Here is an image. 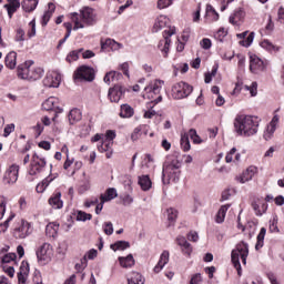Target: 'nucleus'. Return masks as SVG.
Instances as JSON below:
<instances>
[{
  "instance_id": "obj_13",
  "label": "nucleus",
  "mask_w": 284,
  "mask_h": 284,
  "mask_svg": "<svg viewBox=\"0 0 284 284\" xmlns=\"http://www.w3.org/2000/svg\"><path fill=\"white\" fill-rule=\"evenodd\" d=\"M173 34H176V29L172 28L169 30H164V40L160 41L159 43V49L161 50V52H164V54H168V52H170V43H172L170 37H172Z\"/></svg>"
},
{
  "instance_id": "obj_4",
  "label": "nucleus",
  "mask_w": 284,
  "mask_h": 284,
  "mask_svg": "<svg viewBox=\"0 0 284 284\" xmlns=\"http://www.w3.org/2000/svg\"><path fill=\"white\" fill-rule=\"evenodd\" d=\"M34 61L29 60L18 67L19 79H24L27 81H39L43 77V69L39 67H33Z\"/></svg>"
},
{
  "instance_id": "obj_41",
  "label": "nucleus",
  "mask_w": 284,
  "mask_h": 284,
  "mask_svg": "<svg viewBox=\"0 0 284 284\" xmlns=\"http://www.w3.org/2000/svg\"><path fill=\"white\" fill-rule=\"evenodd\" d=\"M260 45L267 52H278V47L274 45L270 40H263Z\"/></svg>"
},
{
  "instance_id": "obj_19",
  "label": "nucleus",
  "mask_w": 284,
  "mask_h": 284,
  "mask_svg": "<svg viewBox=\"0 0 284 284\" xmlns=\"http://www.w3.org/2000/svg\"><path fill=\"white\" fill-rule=\"evenodd\" d=\"M121 48H123V44H121L112 39H106L104 42L101 41L102 52H109L110 50H112V51L121 50Z\"/></svg>"
},
{
  "instance_id": "obj_12",
  "label": "nucleus",
  "mask_w": 284,
  "mask_h": 284,
  "mask_svg": "<svg viewBox=\"0 0 284 284\" xmlns=\"http://www.w3.org/2000/svg\"><path fill=\"white\" fill-rule=\"evenodd\" d=\"M42 83L44 88H59L61 85V74L57 71L49 72Z\"/></svg>"
},
{
  "instance_id": "obj_63",
  "label": "nucleus",
  "mask_w": 284,
  "mask_h": 284,
  "mask_svg": "<svg viewBox=\"0 0 284 284\" xmlns=\"http://www.w3.org/2000/svg\"><path fill=\"white\" fill-rule=\"evenodd\" d=\"M169 6H172V0H159L158 1V8L160 10H163L165 8H169Z\"/></svg>"
},
{
  "instance_id": "obj_62",
  "label": "nucleus",
  "mask_w": 284,
  "mask_h": 284,
  "mask_svg": "<svg viewBox=\"0 0 284 284\" xmlns=\"http://www.w3.org/2000/svg\"><path fill=\"white\" fill-rule=\"evenodd\" d=\"M234 154H236V148H232L230 152L225 156V162L226 163H232L234 161Z\"/></svg>"
},
{
  "instance_id": "obj_15",
  "label": "nucleus",
  "mask_w": 284,
  "mask_h": 284,
  "mask_svg": "<svg viewBox=\"0 0 284 284\" xmlns=\"http://www.w3.org/2000/svg\"><path fill=\"white\" fill-rule=\"evenodd\" d=\"M278 114H275L264 131L263 138L265 139V141H270L272 136H274V133L276 132V125H278Z\"/></svg>"
},
{
  "instance_id": "obj_38",
  "label": "nucleus",
  "mask_w": 284,
  "mask_h": 284,
  "mask_svg": "<svg viewBox=\"0 0 284 284\" xmlns=\"http://www.w3.org/2000/svg\"><path fill=\"white\" fill-rule=\"evenodd\" d=\"M121 77H123V75L120 72L110 71L104 75V83L110 85V83H112V81H119V79H121Z\"/></svg>"
},
{
  "instance_id": "obj_36",
  "label": "nucleus",
  "mask_w": 284,
  "mask_h": 284,
  "mask_svg": "<svg viewBox=\"0 0 284 284\" xmlns=\"http://www.w3.org/2000/svg\"><path fill=\"white\" fill-rule=\"evenodd\" d=\"M48 11H45L42 17V26H48V22L52 18V14H54V10H57V7L52 2L48 4Z\"/></svg>"
},
{
  "instance_id": "obj_58",
  "label": "nucleus",
  "mask_w": 284,
  "mask_h": 284,
  "mask_svg": "<svg viewBox=\"0 0 284 284\" xmlns=\"http://www.w3.org/2000/svg\"><path fill=\"white\" fill-rule=\"evenodd\" d=\"M206 14L213 16V21H219V12L212 7V4L206 6Z\"/></svg>"
},
{
  "instance_id": "obj_48",
  "label": "nucleus",
  "mask_w": 284,
  "mask_h": 284,
  "mask_svg": "<svg viewBox=\"0 0 284 284\" xmlns=\"http://www.w3.org/2000/svg\"><path fill=\"white\" fill-rule=\"evenodd\" d=\"M88 267V257L81 258L80 263H77L74 266V270L77 271V274H82L83 270Z\"/></svg>"
},
{
  "instance_id": "obj_27",
  "label": "nucleus",
  "mask_w": 284,
  "mask_h": 284,
  "mask_svg": "<svg viewBox=\"0 0 284 284\" xmlns=\"http://www.w3.org/2000/svg\"><path fill=\"white\" fill-rule=\"evenodd\" d=\"M4 8L8 11L9 19H12L14 12L21 8V2L18 0H8V3L4 4Z\"/></svg>"
},
{
  "instance_id": "obj_22",
  "label": "nucleus",
  "mask_w": 284,
  "mask_h": 284,
  "mask_svg": "<svg viewBox=\"0 0 284 284\" xmlns=\"http://www.w3.org/2000/svg\"><path fill=\"white\" fill-rule=\"evenodd\" d=\"M176 243L181 247L183 254H186V256L192 255V244H190L184 236L179 235L176 237Z\"/></svg>"
},
{
  "instance_id": "obj_30",
  "label": "nucleus",
  "mask_w": 284,
  "mask_h": 284,
  "mask_svg": "<svg viewBox=\"0 0 284 284\" xmlns=\"http://www.w3.org/2000/svg\"><path fill=\"white\" fill-rule=\"evenodd\" d=\"M45 234L49 239H57V234H59V224L57 222H51L45 227Z\"/></svg>"
},
{
  "instance_id": "obj_54",
  "label": "nucleus",
  "mask_w": 284,
  "mask_h": 284,
  "mask_svg": "<svg viewBox=\"0 0 284 284\" xmlns=\"http://www.w3.org/2000/svg\"><path fill=\"white\" fill-rule=\"evenodd\" d=\"M166 213L170 223H174L176 221V217L179 216V212L175 209L171 207L166 210Z\"/></svg>"
},
{
  "instance_id": "obj_23",
  "label": "nucleus",
  "mask_w": 284,
  "mask_h": 284,
  "mask_svg": "<svg viewBox=\"0 0 284 284\" xmlns=\"http://www.w3.org/2000/svg\"><path fill=\"white\" fill-rule=\"evenodd\" d=\"M168 263H170V252L163 251L158 264L153 268V272H155V274H159V272H161V270H163V267H165Z\"/></svg>"
},
{
  "instance_id": "obj_60",
  "label": "nucleus",
  "mask_w": 284,
  "mask_h": 284,
  "mask_svg": "<svg viewBox=\"0 0 284 284\" xmlns=\"http://www.w3.org/2000/svg\"><path fill=\"white\" fill-rule=\"evenodd\" d=\"M189 136H191L193 143H202L203 141L201 140V138L199 136V134H196V130L191 129L189 131Z\"/></svg>"
},
{
  "instance_id": "obj_47",
  "label": "nucleus",
  "mask_w": 284,
  "mask_h": 284,
  "mask_svg": "<svg viewBox=\"0 0 284 284\" xmlns=\"http://www.w3.org/2000/svg\"><path fill=\"white\" fill-rule=\"evenodd\" d=\"M181 148L183 152H190L191 145H190V136L187 134H184L181 136Z\"/></svg>"
},
{
  "instance_id": "obj_7",
  "label": "nucleus",
  "mask_w": 284,
  "mask_h": 284,
  "mask_svg": "<svg viewBox=\"0 0 284 284\" xmlns=\"http://www.w3.org/2000/svg\"><path fill=\"white\" fill-rule=\"evenodd\" d=\"M33 232L32 224L26 220H21L20 224L13 230L14 239H28Z\"/></svg>"
},
{
  "instance_id": "obj_45",
  "label": "nucleus",
  "mask_w": 284,
  "mask_h": 284,
  "mask_svg": "<svg viewBox=\"0 0 284 284\" xmlns=\"http://www.w3.org/2000/svg\"><path fill=\"white\" fill-rule=\"evenodd\" d=\"M243 19V11L237 10L232 16H230L229 21L232 23V26H236L239 21Z\"/></svg>"
},
{
  "instance_id": "obj_24",
  "label": "nucleus",
  "mask_w": 284,
  "mask_h": 284,
  "mask_svg": "<svg viewBox=\"0 0 284 284\" xmlns=\"http://www.w3.org/2000/svg\"><path fill=\"white\" fill-rule=\"evenodd\" d=\"M163 80H155L154 82H151L150 85L145 87V92H149V94H159L161 92V88H163Z\"/></svg>"
},
{
  "instance_id": "obj_50",
  "label": "nucleus",
  "mask_w": 284,
  "mask_h": 284,
  "mask_svg": "<svg viewBox=\"0 0 284 284\" xmlns=\"http://www.w3.org/2000/svg\"><path fill=\"white\" fill-rule=\"evenodd\" d=\"M143 128H145V125H139L136 126L132 134H131V141H139V139H141V132H143Z\"/></svg>"
},
{
  "instance_id": "obj_53",
  "label": "nucleus",
  "mask_w": 284,
  "mask_h": 284,
  "mask_svg": "<svg viewBox=\"0 0 284 284\" xmlns=\"http://www.w3.org/2000/svg\"><path fill=\"white\" fill-rule=\"evenodd\" d=\"M240 43L244 48H250V45H252V43H254V32L248 33V36H246V39L240 41Z\"/></svg>"
},
{
  "instance_id": "obj_21",
  "label": "nucleus",
  "mask_w": 284,
  "mask_h": 284,
  "mask_svg": "<svg viewBox=\"0 0 284 284\" xmlns=\"http://www.w3.org/2000/svg\"><path fill=\"white\" fill-rule=\"evenodd\" d=\"M252 207L256 216H263V214L267 212V203L261 199H257L254 202H252Z\"/></svg>"
},
{
  "instance_id": "obj_39",
  "label": "nucleus",
  "mask_w": 284,
  "mask_h": 284,
  "mask_svg": "<svg viewBox=\"0 0 284 284\" xmlns=\"http://www.w3.org/2000/svg\"><path fill=\"white\" fill-rule=\"evenodd\" d=\"M227 210H230V204L221 206L215 217L216 223H223V221H225V214H227Z\"/></svg>"
},
{
  "instance_id": "obj_1",
  "label": "nucleus",
  "mask_w": 284,
  "mask_h": 284,
  "mask_svg": "<svg viewBox=\"0 0 284 284\" xmlns=\"http://www.w3.org/2000/svg\"><path fill=\"white\" fill-rule=\"evenodd\" d=\"M258 123L260 121L256 116L239 114L233 122L234 132L239 136H254L258 132Z\"/></svg>"
},
{
  "instance_id": "obj_57",
  "label": "nucleus",
  "mask_w": 284,
  "mask_h": 284,
  "mask_svg": "<svg viewBox=\"0 0 284 284\" xmlns=\"http://www.w3.org/2000/svg\"><path fill=\"white\" fill-rule=\"evenodd\" d=\"M29 26L31 28L30 31H28V37L29 39H32V37H36L37 36V20L33 19L29 22Z\"/></svg>"
},
{
  "instance_id": "obj_49",
  "label": "nucleus",
  "mask_w": 284,
  "mask_h": 284,
  "mask_svg": "<svg viewBox=\"0 0 284 284\" xmlns=\"http://www.w3.org/2000/svg\"><path fill=\"white\" fill-rule=\"evenodd\" d=\"M81 52H83V49H79V50L71 51V52L67 55V61H68L69 63H72V61H78V60H79V54H81Z\"/></svg>"
},
{
  "instance_id": "obj_52",
  "label": "nucleus",
  "mask_w": 284,
  "mask_h": 284,
  "mask_svg": "<svg viewBox=\"0 0 284 284\" xmlns=\"http://www.w3.org/2000/svg\"><path fill=\"white\" fill-rule=\"evenodd\" d=\"M77 221H82L83 223H85V221H92V214L85 213L83 211H78Z\"/></svg>"
},
{
  "instance_id": "obj_59",
  "label": "nucleus",
  "mask_w": 284,
  "mask_h": 284,
  "mask_svg": "<svg viewBox=\"0 0 284 284\" xmlns=\"http://www.w3.org/2000/svg\"><path fill=\"white\" fill-rule=\"evenodd\" d=\"M17 260V254L14 253H8L2 257V265H6V263H12V261Z\"/></svg>"
},
{
  "instance_id": "obj_37",
  "label": "nucleus",
  "mask_w": 284,
  "mask_h": 284,
  "mask_svg": "<svg viewBox=\"0 0 284 284\" xmlns=\"http://www.w3.org/2000/svg\"><path fill=\"white\" fill-rule=\"evenodd\" d=\"M119 262L121 267L128 268V267H134V256L132 254H129L126 257H119Z\"/></svg>"
},
{
  "instance_id": "obj_29",
  "label": "nucleus",
  "mask_w": 284,
  "mask_h": 284,
  "mask_svg": "<svg viewBox=\"0 0 284 284\" xmlns=\"http://www.w3.org/2000/svg\"><path fill=\"white\" fill-rule=\"evenodd\" d=\"M128 284H145V277L139 272H132L128 276Z\"/></svg>"
},
{
  "instance_id": "obj_28",
  "label": "nucleus",
  "mask_w": 284,
  "mask_h": 284,
  "mask_svg": "<svg viewBox=\"0 0 284 284\" xmlns=\"http://www.w3.org/2000/svg\"><path fill=\"white\" fill-rule=\"evenodd\" d=\"M68 119H69L70 125H75V123H79V121H81V119H83V114L81 113V110L72 109L69 112Z\"/></svg>"
},
{
  "instance_id": "obj_43",
  "label": "nucleus",
  "mask_w": 284,
  "mask_h": 284,
  "mask_svg": "<svg viewBox=\"0 0 284 284\" xmlns=\"http://www.w3.org/2000/svg\"><path fill=\"white\" fill-rule=\"evenodd\" d=\"M83 179L80 182L79 193L83 194V192H88L90 190V178L85 176V173H83Z\"/></svg>"
},
{
  "instance_id": "obj_31",
  "label": "nucleus",
  "mask_w": 284,
  "mask_h": 284,
  "mask_svg": "<svg viewBox=\"0 0 284 284\" xmlns=\"http://www.w3.org/2000/svg\"><path fill=\"white\" fill-rule=\"evenodd\" d=\"M118 196L119 194L116 193V189L111 187L106 190L105 194L100 195V201H102V203H108V201H112Z\"/></svg>"
},
{
  "instance_id": "obj_25",
  "label": "nucleus",
  "mask_w": 284,
  "mask_h": 284,
  "mask_svg": "<svg viewBox=\"0 0 284 284\" xmlns=\"http://www.w3.org/2000/svg\"><path fill=\"white\" fill-rule=\"evenodd\" d=\"M4 65L9 70H14L17 68V52L10 51L4 58Z\"/></svg>"
},
{
  "instance_id": "obj_5",
  "label": "nucleus",
  "mask_w": 284,
  "mask_h": 284,
  "mask_svg": "<svg viewBox=\"0 0 284 284\" xmlns=\"http://www.w3.org/2000/svg\"><path fill=\"white\" fill-rule=\"evenodd\" d=\"M181 161L173 160L172 162H166L163 165L162 170V181L163 183H170L172 181L173 183H176L181 176Z\"/></svg>"
},
{
  "instance_id": "obj_32",
  "label": "nucleus",
  "mask_w": 284,
  "mask_h": 284,
  "mask_svg": "<svg viewBox=\"0 0 284 284\" xmlns=\"http://www.w3.org/2000/svg\"><path fill=\"white\" fill-rule=\"evenodd\" d=\"M21 6L24 12H34L39 6V0H23Z\"/></svg>"
},
{
  "instance_id": "obj_51",
  "label": "nucleus",
  "mask_w": 284,
  "mask_h": 284,
  "mask_svg": "<svg viewBox=\"0 0 284 284\" xmlns=\"http://www.w3.org/2000/svg\"><path fill=\"white\" fill-rule=\"evenodd\" d=\"M16 41L20 43L21 47H23V41H26V31L23 29H17Z\"/></svg>"
},
{
  "instance_id": "obj_6",
  "label": "nucleus",
  "mask_w": 284,
  "mask_h": 284,
  "mask_svg": "<svg viewBox=\"0 0 284 284\" xmlns=\"http://www.w3.org/2000/svg\"><path fill=\"white\" fill-rule=\"evenodd\" d=\"M192 85L181 81L172 85L171 97L173 99H187L189 95L192 94Z\"/></svg>"
},
{
  "instance_id": "obj_17",
  "label": "nucleus",
  "mask_w": 284,
  "mask_h": 284,
  "mask_svg": "<svg viewBox=\"0 0 284 284\" xmlns=\"http://www.w3.org/2000/svg\"><path fill=\"white\" fill-rule=\"evenodd\" d=\"M125 94V89L120 85H115L109 90V99L112 103H119L121 101V97Z\"/></svg>"
},
{
  "instance_id": "obj_42",
  "label": "nucleus",
  "mask_w": 284,
  "mask_h": 284,
  "mask_svg": "<svg viewBox=\"0 0 284 284\" xmlns=\"http://www.w3.org/2000/svg\"><path fill=\"white\" fill-rule=\"evenodd\" d=\"M111 250H113V252H116V250H128V247H130V242L126 241H118L114 244H111Z\"/></svg>"
},
{
  "instance_id": "obj_40",
  "label": "nucleus",
  "mask_w": 284,
  "mask_h": 284,
  "mask_svg": "<svg viewBox=\"0 0 284 284\" xmlns=\"http://www.w3.org/2000/svg\"><path fill=\"white\" fill-rule=\"evenodd\" d=\"M265 234H267V230L265 227H262L257 235V242L255 244V250H261V247H263L264 241H265Z\"/></svg>"
},
{
  "instance_id": "obj_34",
  "label": "nucleus",
  "mask_w": 284,
  "mask_h": 284,
  "mask_svg": "<svg viewBox=\"0 0 284 284\" xmlns=\"http://www.w3.org/2000/svg\"><path fill=\"white\" fill-rule=\"evenodd\" d=\"M170 19H168V17L165 16H160L156 18L155 23L153 26V30L154 32H159V30H163V28H165V26H168Z\"/></svg>"
},
{
  "instance_id": "obj_18",
  "label": "nucleus",
  "mask_w": 284,
  "mask_h": 284,
  "mask_svg": "<svg viewBox=\"0 0 284 284\" xmlns=\"http://www.w3.org/2000/svg\"><path fill=\"white\" fill-rule=\"evenodd\" d=\"M30 274V264L28 262H22L18 272V283L26 284L28 276Z\"/></svg>"
},
{
  "instance_id": "obj_55",
  "label": "nucleus",
  "mask_w": 284,
  "mask_h": 284,
  "mask_svg": "<svg viewBox=\"0 0 284 284\" xmlns=\"http://www.w3.org/2000/svg\"><path fill=\"white\" fill-rule=\"evenodd\" d=\"M244 88L250 92L251 97H256V94H258V83L256 82H252L251 85H245Z\"/></svg>"
},
{
  "instance_id": "obj_10",
  "label": "nucleus",
  "mask_w": 284,
  "mask_h": 284,
  "mask_svg": "<svg viewBox=\"0 0 284 284\" xmlns=\"http://www.w3.org/2000/svg\"><path fill=\"white\" fill-rule=\"evenodd\" d=\"M4 185H14L17 181H19V165L12 164L9 169L4 172L2 179Z\"/></svg>"
},
{
  "instance_id": "obj_61",
  "label": "nucleus",
  "mask_w": 284,
  "mask_h": 284,
  "mask_svg": "<svg viewBox=\"0 0 284 284\" xmlns=\"http://www.w3.org/2000/svg\"><path fill=\"white\" fill-rule=\"evenodd\" d=\"M200 45L203 50H210L212 48V40L204 38L200 41Z\"/></svg>"
},
{
  "instance_id": "obj_56",
  "label": "nucleus",
  "mask_w": 284,
  "mask_h": 284,
  "mask_svg": "<svg viewBox=\"0 0 284 284\" xmlns=\"http://www.w3.org/2000/svg\"><path fill=\"white\" fill-rule=\"evenodd\" d=\"M103 232L106 236H112V234H114V226L112 225V222H105L103 224Z\"/></svg>"
},
{
  "instance_id": "obj_9",
  "label": "nucleus",
  "mask_w": 284,
  "mask_h": 284,
  "mask_svg": "<svg viewBox=\"0 0 284 284\" xmlns=\"http://www.w3.org/2000/svg\"><path fill=\"white\" fill-rule=\"evenodd\" d=\"M73 78L78 81L92 82V80L94 79V69L88 65H82L75 71Z\"/></svg>"
},
{
  "instance_id": "obj_26",
  "label": "nucleus",
  "mask_w": 284,
  "mask_h": 284,
  "mask_svg": "<svg viewBox=\"0 0 284 284\" xmlns=\"http://www.w3.org/2000/svg\"><path fill=\"white\" fill-rule=\"evenodd\" d=\"M49 205H51L53 210H61V207H63V201L61 200V192H55L49 199Z\"/></svg>"
},
{
  "instance_id": "obj_3",
  "label": "nucleus",
  "mask_w": 284,
  "mask_h": 284,
  "mask_svg": "<svg viewBox=\"0 0 284 284\" xmlns=\"http://www.w3.org/2000/svg\"><path fill=\"white\" fill-rule=\"evenodd\" d=\"M247 256H250V244L245 241H241L231 253V261L237 271L239 276L242 274L241 260L243 265H247Z\"/></svg>"
},
{
  "instance_id": "obj_2",
  "label": "nucleus",
  "mask_w": 284,
  "mask_h": 284,
  "mask_svg": "<svg viewBox=\"0 0 284 284\" xmlns=\"http://www.w3.org/2000/svg\"><path fill=\"white\" fill-rule=\"evenodd\" d=\"M71 21L74 23L73 30H81L85 26H94L97 23V14H94V9L84 7L80 10V13H71Z\"/></svg>"
},
{
  "instance_id": "obj_44",
  "label": "nucleus",
  "mask_w": 284,
  "mask_h": 284,
  "mask_svg": "<svg viewBox=\"0 0 284 284\" xmlns=\"http://www.w3.org/2000/svg\"><path fill=\"white\" fill-rule=\"evenodd\" d=\"M52 181H54V179L52 178L44 179L40 184L37 185V192L40 194L45 192V189L48 187V185H50V183H52Z\"/></svg>"
},
{
  "instance_id": "obj_64",
  "label": "nucleus",
  "mask_w": 284,
  "mask_h": 284,
  "mask_svg": "<svg viewBox=\"0 0 284 284\" xmlns=\"http://www.w3.org/2000/svg\"><path fill=\"white\" fill-rule=\"evenodd\" d=\"M14 130V124H8L6 128H4V133H3V136H10V134H12V131Z\"/></svg>"
},
{
  "instance_id": "obj_33",
  "label": "nucleus",
  "mask_w": 284,
  "mask_h": 284,
  "mask_svg": "<svg viewBox=\"0 0 284 284\" xmlns=\"http://www.w3.org/2000/svg\"><path fill=\"white\" fill-rule=\"evenodd\" d=\"M138 183H139L141 190H143V192H148V190H150L152 187V180H150V175L139 176Z\"/></svg>"
},
{
  "instance_id": "obj_35",
  "label": "nucleus",
  "mask_w": 284,
  "mask_h": 284,
  "mask_svg": "<svg viewBox=\"0 0 284 284\" xmlns=\"http://www.w3.org/2000/svg\"><path fill=\"white\" fill-rule=\"evenodd\" d=\"M121 119H132L134 116V109L129 104H122L120 110Z\"/></svg>"
},
{
  "instance_id": "obj_46",
  "label": "nucleus",
  "mask_w": 284,
  "mask_h": 284,
  "mask_svg": "<svg viewBox=\"0 0 284 284\" xmlns=\"http://www.w3.org/2000/svg\"><path fill=\"white\" fill-rule=\"evenodd\" d=\"M112 145H114V142L110 140H103L102 144L98 146L99 152H110L112 150Z\"/></svg>"
},
{
  "instance_id": "obj_16",
  "label": "nucleus",
  "mask_w": 284,
  "mask_h": 284,
  "mask_svg": "<svg viewBox=\"0 0 284 284\" xmlns=\"http://www.w3.org/2000/svg\"><path fill=\"white\" fill-rule=\"evenodd\" d=\"M258 172L256 166H248L240 176H236L239 183H247L254 179L255 174Z\"/></svg>"
},
{
  "instance_id": "obj_11",
  "label": "nucleus",
  "mask_w": 284,
  "mask_h": 284,
  "mask_svg": "<svg viewBox=\"0 0 284 284\" xmlns=\"http://www.w3.org/2000/svg\"><path fill=\"white\" fill-rule=\"evenodd\" d=\"M267 64L256 54L250 57V70L253 74H261V72H265Z\"/></svg>"
},
{
  "instance_id": "obj_8",
  "label": "nucleus",
  "mask_w": 284,
  "mask_h": 284,
  "mask_svg": "<svg viewBox=\"0 0 284 284\" xmlns=\"http://www.w3.org/2000/svg\"><path fill=\"white\" fill-rule=\"evenodd\" d=\"M44 168H45V159L40 158L37 153H34L32 155L31 166L29 170L30 176H37V174H41Z\"/></svg>"
},
{
  "instance_id": "obj_20",
  "label": "nucleus",
  "mask_w": 284,
  "mask_h": 284,
  "mask_svg": "<svg viewBox=\"0 0 284 284\" xmlns=\"http://www.w3.org/2000/svg\"><path fill=\"white\" fill-rule=\"evenodd\" d=\"M42 108L47 111L50 112L52 110H59V112L62 111V109L59 108V98L57 97H50L48 98L43 103Z\"/></svg>"
},
{
  "instance_id": "obj_14",
  "label": "nucleus",
  "mask_w": 284,
  "mask_h": 284,
  "mask_svg": "<svg viewBox=\"0 0 284 284\" xmlns=\"http://www.w3.org/2000/svg\"><path fill=\"white\" fill-rule=\"evenodd\" d=\"M37 258L38 261H50V258H52V245H50V243L41 245L37 251Z\"/></svg>"
}]
</instances>
